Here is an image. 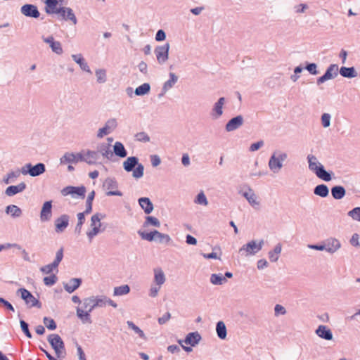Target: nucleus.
<instances>
[{
  "mask_svg": "<svg viewBox=\"0 0 360 360\" xmlns=\"http://www.w3.org/2000/svg\"><path fill=\"white\" fill-rule=\"evenodd\" d=\"M155 233H156V239L155 240H159L160 242H164V241L166 243L169 242L170 237L168 235L162 233L158 231H155Z\"/></svg>",
  "mask_w": 360,
  "mask_h": 360,
  "instance_id": "57",
  "label": "nucleus"
},
{
  "mask_svg": "<svg viewBox=\"0 0 360 360\" xmlns=\"http://www.w3.org/2000/svg\"><path fill=\"white\" fill-rule=\"evenodd\" d=\"M340 72L341 75L345 77L352 78L356 77V75L354 68L342 67L340 68Z\"/></svg>",
  "mask_w": 360,
  "mask_h": 360,
  "instance_id": "40",
  "label": "nucleus"
},
{
  "mask_svg": "<svg viewBox=\"0 0 360 360\" xmlns=\"http://www.w3.org/2000/svg\"><path fill=\"white\" fill-rule=\"evenodd\" d=\"M63 0H45V11L48 14H58L59 13V8L57 7L59 3Z\"/></svg>",
  "mask_w": 360,
  "mask_h": 360,
  "instance_id": "16",
  "label": "nucleus"
},
{
  "mask_svg": "<svg viewBox=\"0 0 360 360\" xmlns=\"http://www.w3.org/2000/svg\"><path fill=\"white\" fill-rule=\"evenodd\" d=\"M44 42L49 44L52 51L57 54H61L63 53V49L61 47V44L59 41H54L53 37H49L48 38H44Z\"/></svg>",
  "mask_w": 360,
  "mask_h": 360,
  "instance_id": "23",
  "label": "nucleus"
},
{
  "mask_svg": "<svg viewBox=\"0 0 360 360\" xmlns=\"http://www.w3.org/2000/svg\"><path fill=\"white\" fill-rule=\"evenodd\" d=\"M217 335L221 339H225L226 337V328L223 321H219L217 324Z\"/></svg>",
  "mask_w": 360,
  "mask_h": 360,
  "instance_id": "38",
  "label": "nucleus"
},
{
  "mask_svg": "<svg viewBox=\"0 0 360 360\" xmlns=\"http://www.w3.org/2000/svg\"><path fill=\"white\" fill-rule=\"evenodd\" d=\"M81 161H84L89 165H95L97 163L98 154L95 151L88 150L84 153H81Z\"/></svg>",
  "mask_w": 360,
  "mask_h": 360,
  "instance_id": "20",
  "label": "nucleus"
},
{
  "mask_svg": "<svg viewBox=\"0 0 360 360\" xmlns=\"http://www.w3.org/2000/svg\"><path fill=\"white\" fill-rule=\"evenodd\" d=\"M155 274V282L158 285H162L165 281V276L164 272L161 269H155L154 270Z\"/></svg>",
  "mask_w": 360,
  "mask_h": 360,
  "instance_id": "35",
  "label": "nucleus"
},
{
  "mask_svg": "<svg viewBox=\"0 0 360 360\" xmlns=\"http://www.w3.org/2000/svg\"><path fill=\"white\" fill-rule=\"evenodd\" d=\"M72 57L73 60L79 65L80 68L82 70L86 72H90L87 63L85 62L84 59L83 58L81 54L72 55Z\"/></svg>",
  "mask_w": 360,
  "mask_h": 360,
  "instance_id": "34",
  "label": "nucleus"
},
{
  "mask_svg": "<svg viewBox=\"0 0 360 360\" xmlns=\"http://www.w3.org/2000/svg\"><path fill=\"white\" fill-rule=\"evenodd\" d=\"M139 234L143 239L146 240L148 241H152L156 239L155 231H151L150 233L139 232Z\"/></svg>",
  "mask_w": 360,
  "mask_h": 360,
  "instance_id": "45",
  "label": "nucleus"
},
{
  "mask_svg": "<svg viewBox=\"0 0 360 360\" xmlns=\"http://www.w3.org/2000/svg\"><path fill=\"white\" fill-rule=\"evenodd\" d=\"M307 159L309 169L316 173V171H317L319 167L320 163L317 162L316 158L312 155H309Z\"/></svg>",
  "mask_w": 360,
  "mask_h": 360,
  "instance_id": "36",
  "label": "nucleus"
},
{
  "mask_svg": "<svg viewBox=\"0 0 360 360\" xmlns=\"http://www.w3.org/2000/svg\"><path fill=\"white\" fill-rule=\"evenodd\" d=\"M6 211L7 214H10L13 217H18L22 214L21 210L14 205L7 206Z\"/></svg>",
  "mask_w": 360,
  "mask_h": 360,
  "instance_id": "37",
  "label": "nucleus"
},
{
  "mask_svg": "<svg viewBox=\"0 0 360 360\" xmlns=\"http://www.w3.org/2000/svg\"><path fill=\"white\" fill-rule=\"evenodd\" d=\"M243 123V118L241 115L230 120L226 125V129L228 131H233L240 127Z\"/></svg>",
  "mask_w": 360,
  "mask_h": 360,
  "instance_id": "21",
  "label": "nucleus"
},
{
  "mask_svg": "<svg viewBox=\"0 0 360 360\" xmlns=\"http://www.w3.org/2000/svg\"><path fill=\"white\" fill-rule=\"evenodd\" d=\"M224 103V98H220L218 101L215 103L213 110L216 114V117H219L222 115V108Z\"/></svg>",
  "mask_w": 360,
  "mask_h": 360,
  "instance_id": "42",
  "label": "nucleus"
},
{
  "mask_svg": "<svg viewBox=\"0 0 360 360\" xmlns=\"http://www.w3.org/2000/svg\"><path fill=\"white\" fill-rule=\"evenodd\" d=\"M243 196L248 200V201L252 206L259 205L257 197L255 195V193L252 191V190L250 189L248 191L245 192L243 193Z\"/></svg>",
  "mask_w": 360,
  "mask_h": 360,
  "instance_id": "28",
  "label": "nucleus"
},
{
  "mask_svg": "<svg viewBox=\"0 0 360 360\" xmlns=\"http://www.w3.org/2000/svg\"><path fill=\"white\" fill-rule=\"evenodd\" d=\"M94 309L92 297L83 300L81 306L77 308V316L84 323H91L90 312Z\"/></svg>",
  "mask_w": 360,
  "mask_h": 360,
  "instance_id": "1",
  "label": "nucleus"
},
{
  "mask_svg": "<svg viewBox=\"0 0 360 360\" xmlns=\"http://www.w3.org/2000/svg\"><path fill=\"white\" fill-rule=\"evenodd\" d=\"M170 79L165 83L164 88L169 89L171 88L177 81V77L172 72L169 74Z\"/></svg>",
  "mask_w": 360,
  "mask_h": 360,
  "instance_id": "47",
  "label": "nucleus"
},
{
  "mask_svg": "<svg viewBox=\"0 0 360 360\" xmlns=\"http://www.w3.org/2000/svg\"><path fill=\"white\" fill-rule=\"evenodd\" d=\"M90 226L91 230L86 233V235L91 241L101 231V223L98 214L91 217Z\"/></svg>",
  "mask_w": 360,
  "mask_h": 360,
  "instance_id": "4",
  "label": "nucleus"
},
{
  "mask_svg": "<svg viewBox=\"0 0 360 360\" xmlns=\"http://www.w3.org/2000/svg\"><path fill=\"white\" fill-rule=\"evenodd\" d=\"M195 202L198 204L204 205H207V198L202 192L198 193L197 198L195 200Z\"/></svg>",
  "mask_w": 360,
  "mask_h": 360,
  "instance_id": "58",
  "label": "nucleus"
},
{
  "mask_svg": "<svg viewBox=\"0 0 360 360\" xmlns=\"http://www.w3.org/2000/svg\"><path fill=\"white\" fill-rule=\"evenodd\" d=\"M143 175V166L141 164H138L136 167L133 171V176L134 178H140Z\"/></svg>",
  "mask_w": 360,
  "mask_h": 360,
  "instance_id": "54",
  "label": "nucleus"
},
{
  "mask_svg": "<svg viewBox=\"0 0 360 360\" xmlns=\"http://www.w3.org/2000/svg\"><path fill=\"white\" fill-rule=\"evenodd\" d=\"M338 66L336 65H331L330 67L327 69L325 74L320 77L318 80V84L323 83L324 82L338 75Z\"/></svg>",
  "mask_w": 360,
  "mask_h": 360,
  "instance_id": "13",
  "label": "nucleus"
},
{
  "mask_svg": "<svg viewBox=\"0 0 360 360\" xmlns=\"http://www.w3.org/2000/svg\"><path fill=\"white\" fill-rule=\"evenodd\" d=\"M127 325L131 328L135 333H136L140 338L145 339L146 336L143 330H141L138 326H136L133 322L127 321Z\"/></svg>",
  "mask_w": 360,
  "mask_h": 360,
  "instance_id": "46",
  "label": "nucleus"
},
{
  "mask_svg": "<svg viewBox=\"0 0 360 360\" xmlns=\"http://www.w3.org/2000/svg\"><path fill=\"white\" fill-rule=\"evenodd\" d=\"M264 244V241L262 240L259 243L255 240H252L243 245L239 250L240 252H245V255H254L259 252Z\"/></svg>",
  "mask_w": 360,
  "mask_h": 360,
  "instance_id": "7",
  "label": "nucleus"
},
{
  "mask_svg": "<svg viewBox=\"0 0 360 360\" xmlns=\"http://www.w3.org/2000/svg\"><path fill=\"white\" fill-rule=\"evenodd\" d=\"M171 318V314L169 312H167L165 313L162 317H160L158 319V323L160 324H164L167 321H168Z\"/></svg>",
  "mask_w": 360,
  "mask_h": 360,
  "instance_id": "62",
  "label": "nucleus"
},
{
  "mask_svg": "<svg viewBox=\"0 0 360 360\" xmlns=\"http://www.w3.org/2000/svg\"><path fill=\"white\" fill-rule=\"evenodd\" d=\"M316 333L320 338L325 340H330L333 338L330 330L326 326H319Z\"/></svg>",
  "mask_w": 360,
  "mask_h": 360,
  "instance_id": "24",
  "label": "nucleus"
},
{
  "mask_svg": "<svg viewBox=\"0 0 360 360\" xmlns=\"http://www.w3.org/2000/svg\"><path fill=\"white\" fill-rule=\"evenodd\" d=\"M200 340V335L198 333H191L186 336L184 342L187 345L194 346L198 344Z\"/></svg>",
  "mask_w": 360,
  "mask_h": 360,
  "instance_id": "30",
  "label": "nucleus"
},
{
  "mask_svg": "<svg viewBox=\"0 0 360 360\" xmlns=\"http://www.w3.org/2000/svg\"><path fill=\"white\" fill-rule=\"evenodd\" d=\"M138 165V159L136 157H129L124 162L123 167L127 172H130Z\"/></svg>",
  "mask_w": 360,
  "mask_h": 360,
  "instance_id": "31",
  "label": "nucleus"
},
{
  "mask_svg": "<svg viewBox=\"0 0 360 360\" xmlns=\"http://www.w3.org/2000/svg\"><path fill=\"white\" fill-rule=\"evenodd\" d=\"M169 49V44L156 47L155 53L159 63H163L168 59Z\"/></svg>",
  "mask_w": 360,
  "mask_h": 360,
  "instance_id": "8",
  "label": "nucleus"
},
{
  "mask_svg": "<svg viewBox=\"0 0 360 360\" xmlns=\"http://www.w3.org/2000/svg\"><path fill=\"white\" fill-rule=\"evenodd\" d=\"M150 91V85L147 83H144L142 85L137 87L135 90L136 95H144Z\"/></svg>",
  "mask_w": 360,
  "mask_h": 360,
  "instance_id": "44",
  "label": "nucleus"
},
{
  "mask_svg": "<svg viewBox=\"0 0 360 360\" xmlns=\"http://www.w3.org/2000/svg\"><path fill=\"white\" fill-rule=\"evenodd\" d=\"M135 136L139 141L148 142L150 141L149 136L145 132H139Z\"/></svg>",
  "mask_w": 360,
  "mask_h": 360,
  "instance_id": "59",
  "label": "nucleus"
},
{
  "mask_svg": "<svg viewBox=\"0 0 360 360\" xmlns=\"http://www.w3.org/2000/svg\"><path fill=\"white\" fill-rule=\"evenodd\" d=\"M117 126V122L115 119L109 120L105 125L98 130L97 136L98 138H103L104 136L108 134L112 129Z\"/></svg>",
  "mask_w": 360,
  "mask_h": 360,
  "instance_id": "17",
  "label": "nucleus"
},
{
  "mask_svg": "<svg viewBox=\"0 0 360 360\" xmlns=\"http://www.w3.org/2000/svg\"><path fill=\"white\" fill-rule=\"evenodd\" d=\"M139 203L146 214H150L153 210V205L148 198H141Z\"/></svg>",
  "mask_w": 360,
  "mask_h": 360,
  "instance_id": "25",
  "label": "nucleus"
},
{
  "mask_svg": "<svg viewBox=\"0 0 360 360\" xmlns=\"http://www.w3.org/2000/svg\"><path fill=\"white\" fill-rule=\"evenodd\" d=\"M44 323L49 330H55L56 328V324L53 319L44 317Z\"/></svg>",
  "mask_w": 360,
  "mask_h": 360,
  "instance_id": "48",
  "label": "nucleus"
},
{
  "mask_svg": "<svg viewBox=\"0 0 360 360\" xmlns=\"http://www.w3.org/2000/svg\"><path fill=\"white\" fill-rule=\"evenodd\" d=\"M316 175L321 179H323L326 181H329L331 180L330 174L326 172L323 166L321 164H319V167L317 171H316Z\"/></svg>",
  "mask_w": 360,
  "mask_h": 360,
  "instance_id": "32",
  "label": "nucleus"
},
{
  "mask_svg": "<svg viewBox=\"0 0 360 360\" xmlns=\"http://www.w3.org/2000/svg\"><path fill=\"white\" fill-rule=\"evenodd\" d=\"M348 214L353 219L360 221V207L353 209Z\"/></svg>",
  "mask_w": 360,
  "mask_h": 360,
  "instance_id": "55",
  "label": "nucleus"
},
{
  "mask_svg": "<svg viewBox=\"0 0 360 360\" xmlns=\"http://www.w3.org/2000/svg\"><path fill=\"white\" fill-rule=\"evenodd\" d=\"M210 281L214 285H220L223 281H225L226 279L222 276L218 274H212L210 278Z\"/></svg>",
  "mask_w": 360,
  "mask_h": 360,
  "instance_id": "49",
  "label": "nucleus"
},
{
  "mask_svg": "<svg viewBox=\"0 0 360 360\" xmlns=\"http://www.w3.org/2000/svg\"><path fill=\"white\" fill-rule=\"evenodd\" d=\"M281 252V245L278 244L273 251L269 252V257L271 262H276L278 259V255Z\"/></svg>",
  "mask_w": 360,
  "mask_h": 360,
  "instance_id": "43",
  "label": "nucleus"
},
{
  "mask_svg": "<svg viewBox=\"0 0 360 360\" xmlns=\"http://www.w3.org/2000/svg\"><path fill=\"white\" fill-rule=\"evenodd\" d=\"M57 281V276L55 274H51L49 276L44 278V283L46 285H53Z\"/></svg>",
  "mask_w": 360,
  "mask_h": 360,
  "instance_id": "52",
  "label": "nucleus"
},
{
  "mask_svg": "<svg viewBox=\"0 0 360 360\" xmlns=\"http://www.w3.org/2000/svg\"><path fill=\"white\" fill-rule=\"evenodd\" d=\"M287 158L285 153L276 152L271 157L269 167L274 172H278L283 167L282 162Z\"/></svg>",
  "mask_w": 360,
  "mask_h": 360,
  "instance_id": "2",
  "label": "nucleus"
},
{
  "mask_svg": "<svg viewBox=\"0 0 360 360\" xmlns=\"http://www.w3.org/2000/svg\"><path fill=\"white\" fill-rule=\"evenodd\" d=\"M331 194L335 199H342L345 195V189L341 186H336L332 188Z\"/></svg>",
  "mask_w": 360,
  "mask_h": 360,
  "instance_id": "29",
  "label": "nucleus"
},
{
  "mask_svg": "<svg viewBox=\"0 0 360 360\" xmlns=\"http://www.w3.org/2000/svg\"><path fill=\"white\" fill-rule=\"evenodd\" d=\"M330 116L328 113H324L321 117L322 125L324 127H328L330 125Z\"/></svg>",
  "mask_w": 360,
  "mask_h": 360,
  "instance_id": "60",
  "label": "nucleus"
},
{
  "mask_svg": "<svg viewBox=\"0 0 360 360\" xmlns=\"http://www.w3.org/2000/svg\"><path fill=\"white\" fill-rule=\"evenodd\" d=\"M63 195L66 196L71 195L73 198L80 197L84 198L86 193V188L84 186L75 187V186H67L61 191Z\"/></svg>",
  "mask_w": 360,
  "mask_h": 360,
  "instance_id": "5",
  "label": "nucleus"
},
{
  "mask_svg": "<svg viewBox=\"0 0 360 360\" xmlns=\"http://www.w3.org/2000/svg\"><path fill=\"white\" fill-rule=\"evenodd\" d=\"M69 224V217L66 214H63L56 219L55 226L56 231L59 233L63 231Z\"/></svg>",
  "mask_w": 360,
  "mask_h": 360,
  "instance_id": "19",
  "label": "nucleus"
},
{
  "mask_svg": "<svg viewBox=\"0 0 360 360\" xmlns=\"http://www.w3.org/2000/svg\"><path fill=\"white\" fill-rule=\"evenodd\" d=\"M148 224L153 225L156 227H159L160 226L159 220L157 218L150 216L147 217L145 221V226H148Z\"/></svg>",
  "mask_w": 360,
  "mask_h": 360,
  "instance_id": "51",
  "label": "nucleus"
},
{
  "mask_svg": "<svg viewBox=\"0 0 360 360\" xmlns=\"http://www.w3.org/2000/svg\"><path fill=\"white\" fill-rule=\"evenodd\" d=\"M81 153H66L65 155L60 158V161L61 164H67V163H76L79 161H81Z\"/></svg>",
  "mask_w": 360,
  "mask_h": 360,
  "instance_id": "18",
  "label": "nucleus"
},
{
  "mask_svg": "<svg viewBox=\"0 0 360 360\" xmlns=\"http://www.w3.org/2000/svg\"><path fill=\"white\" fill-rule=\"evenodd\" d=\"M52 216V204L51 201H46L44 203L41 212L40 219L41 221H49Z\"/></svg>",
  "mask_w": 360,
  "mask_h": 360,
  "instance_id": "15",
  "label": "nucleus"
},
{
  "mask_svg": "<svg viewBox=\"0 0 360 360\" xmlns=\"http://www.w3.org/2000/svg\"><path fill=\"white\" fill-rule=\"evenodd\" d=\"M114 153L116 155L120 158H124L127 156V151L123 144L118 141L115 142L114 145Z\"/></svg>",
  "mask_w": 360,
  "mask_h": 360,
  "instance_id": "33",
  "label": "nucleus"
},
{
  "mask_svg": "<svg viewBox=\"0 0 360 360\" xmlns=\"http://www.w3.org/2000/svg\"><path fill=\"white\" fill-rule=\"evenodd\" d=\"M21 13L27 16L37 18L39 17L40 13L37 7L32 4H25L21 7Z\"/></svg>",
  "mask_w": 360,
  "mask_h": 360,
  "instance_id": "11",
  "label": "nucleus"
},
{
  "mask_svg": "<svg viewBox=\"0 0 360 360\" xmlns=\"http://www.w3.org/2000/svg\"><path fill=\"white\" fill-rule=\"evenodd\" d=\"M58 14L63 18L71 20L73 22V24L75 25L77 23V18L71 8L66 7H60Z\"/></svg>",
  "mask_w": 360,
  "mask_h": 360,
  "instance_id": "22",
  "label": "nucleus"
},
{
  "mask_svg": "<svg viewBox=\"0 0 360 360\" xmlns=\"http://www.w3.org/2000/svg\"><path fill=\"white\" fill-rule=\"evenodd\" d=\"M166 37L165 33L163 30H160L158 31L155 35V39L157 41H163Z\"/></svg>",
  "mask_w": 360,
  "mask_h": 360,
  "instance_id": "64",
  "label": "nucleus"
},
{
  "mask_svg": "<svg viewBox=\"0 0 360 360\" xmlns=\"http://www.w3.org/2000/svg\"><path fill=\"white\" fill-rule=\"evenodd\" d=\"M263 144H264V142L262 141H258L257 143H254L250 146V150L251 151H256L258 149H259L263 146Z\"/></svg>",
  "mask_w": 360,
  "mask_h": 360,
  "instance_id": "63",
  "label": "nucleus"
},
{
  "mask_svg": "<svg viewBox=\"0 0 360 360\" xmlns=\"http://www.w3.org/2000/svg\"><path fill=\"white\" fill-rule=\"evenodd\" d=\"M25 167L28 170L25 171L22 169V172L23 174H27L28 172L32 176L40 175L45 172V166L42 163H38L34 166H32L31 164H27Z\"/></svg>",
  "mask_w": 360,
  "mask_h": 360,
  "instance_id": "9",
  "label": "nucleus"
},
{
  "mask_svg": "<svg viewBox=\"0 0 360 360\" xmlns=\"http://www.w3.org/2000/svg\"><path fill=\"white\" fill-rule=\"evenodd\" d=\"M103 186L107 190V195H117L121 196L122 194L117 189L116 181L111 179H108L104 182Z\"/></svg>",
  "mask_w": 360,
  "mask_h": 360,
  "instance_id": "12",
  "label": "nucleus"
},
{
  "mask_svg": "<svg viewBox=\"0 0 360 360\" xmlns=\"http://www.w3.org/2000/svg\"><path fill=\"white\" fill-rule=\"evenodd\" d=\"M96 75L97 77V81L99 83H103L106 80V72L104 70H97L96 71Z\"/></svg>",
  "mask_w": 360,
  "mask_h": 360,
  "instance_id": "53",
  "label": "nucleus"
},
{
  "mask_svg": "<svg viewBox=\"0 0 360 360\" xmlns=\"http://www.w3.org/2000/svg\"><path fill=\"white\" fill-rule=\"evenodd\" d=\"M19 292L20 293L22 299H23L30 307H35L38 304L39 301L27 290L20 288Z\"/></svg>",
  "mask_w": 360,
  "mask_h": 360,
  "instance_id": "14",
  "label": "nucleus"
},
{
  "mask_svg": "<svg viewBox=\"0 0 360 360\" xmlns=\"http://www.w3.org/2000/svg\"><path fill=\"white\" fill-rule=\"evenodd\" d=\"M20 326H21V328H22V331H23V332L25 333V334L26 335V336H27V338H30L32 337V335H31V333H30V330H29V329H28V325H27V323L25 321H24L21 320V321H20Z\"/></svg>",
  "mask_w": 360,
  "mask_h": 360,
  "instance_id": "61",
  "label": "nucleus"
},
{
  "mask_svg": "<svg viewBox=\"0 0 360 360\" xmlns=\"http://www.w3.org/2000/svg\"><path fill=\"white\" fill-rule=\"evenodd\" d=\"M340 247V242L336 239H332L331 240V247H328L326 248V250L328 252H333L336 251L338 249H339Z\"/></svg>",
  "mask_w": 360,
  "mask_h": 360,
  "instance_id": "56",
  "label": "nucleus"
},
{
  "mask_svg": "<svg viewBox=\"0 0 360 360\" xmlns=\"http://www.w3.org/2000/svg\"><path fill=\"white\" fill-rule=\"evenodd\" d=\"M94 302V307H103L107 304L116 308L117 307V304L112 301V300L107 298L105 296L101 297H91Z\"/></svg>",
  "mask_w": 360,
  "mask_h": 360,
  "instance_id": "10",
  "label": "nucleus"
},
{
  "mask_svg": "<svg viewBox=\"0 0 360 360\" xmlns=\"http://www.w3.org/2000/svg\"><path fill=\"white\" fill-rule=\"evenodd\" d=\"M48 340L58 356H60L64 350V343L61 338L57 334H52L49 336Z\"/></svg>",
  "mask_w": 360,
  "mask_h": 360,
  "instance_id": "6",
  "label": "nucleus"
},
{
  "mask_svg": "<svg viewBox=\"0 0 360 360\" xmlns=\"http://www.w3.org/2000/svg\"><path fill=\"white\" fill-rule=\"evenodd\" d=\"M314 193L317 195H319L321 197H326L328 195V187L324 184L318 185L314 188Z\"/></svg>",
  "mask_w": 360,
  "mask_h": 360,
  "instance_id": "39",
  "label": "nucleus"
},
{
  "mask_svg": "<svg viewBox=\"0 0 360 360\" xmlns=\"http://www.w3.org/2000/svg\"><path fill=\"white\" fill-rule=\"evenodd\" d=\"M63 257V248H61L56 252L55 260L53 263L47 264L41 267L40 271L45 274H49L54 270H57L60 262L62 261Z\"/></svg>",
  "mask_w": 360,
  "mask_h": 360,
  "instance_id": "3",
  "label": "nucleus"
},
{
  "mask_svg": "<svg viewBox=\"0 0 360 360\" xmlns=\"http://www.w3.org/2000/svg\"><path fill=\"white\" fill-rule=\"evenodd\" d=\"M26 186L25 183H20L16 186H10L6 190V194L8 196H12L20 192H22Z\"/></svg>",
  "mask_w": 360,
  "mask_h": 360,
  "instance_id": "26",
  "label": "nucleus"
},
{
  "mask_svg": "<svg viewBox=\"0 0 360 360\" xmlns=\"http://www.w3.org/2000/svg\"><path fill=\"white\" fill-rule=\"evenodd\" d=\"M130 288L128 285H123L114 288L113 295L115 296H121L129 292Z\"/></svg>",
  "mask_w": 360,
  "mask_h": 360,
  "instance_id": "41",
  "label": "nucleus"
},
{
  "mask_svg": "<svg viewBox=\"0 0 360 360\" xmlns=\"http://www.w3.org/2000/svg\"><path fill=\"white\" fill-rule=\"evenodd\" d=\"M81 280L79 278H72L69 283L65 284L64 288L67 292L71 293L74 292L81 284Z\"/></svg>",
  "mask_w": 360,
  "mask_h": 360,
  "instance_id": "27",
  "label": "nucleus"
},
{
  "mask_svg": "<svg viewBox=\"0 0 360 360\" xmlns=\"http://www.w3.org/2000/svg\"><path fill=\"white\" fill-rule=\"evenodd\" d=\"M84 214H85L83 212H80V213L77 214L78 222L76 226V230L78 231V233L81 232L82 226L83 224L84 223V221H85Z\"/></svg>",
  "mask_w": 360,
  "mask_h": 360,
  "instance_id": "50",
  "label": "nucleus"
}]
</instances>
